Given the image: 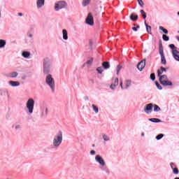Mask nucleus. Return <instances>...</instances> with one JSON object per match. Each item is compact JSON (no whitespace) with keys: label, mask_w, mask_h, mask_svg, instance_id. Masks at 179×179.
<instances>
[{"label":"nucleus","mask_w":179,"mask_h":179,"mask_svg":"<svg viewBox=\"0 0 179 179\" xmlns=\"http://www.w3.org/2000/svg\"><path fill=\"white\" fill-rule=\"evenodd\" d=\"M167 72V70L164 67H161L159 70L157 71L158 76H162L163 73Z\"/></svg>","instance_id":"obj_16"},{"label":"nucleus","mask_w":179,"mask_h":179,"mask_svg":"<svg viewBox=\"0 0 179 179\" xmlns=\"http://www.w3.org/2000/svg\"><path fill=\"white\" fill-rule=\"evenodd\" d=\"M159 30H162L163 31V33H164V34H169V31L166 29H164V27L159 26Z\"/></svg>","instance_id":"obj_28"},{"label":"nucleus","mask_w":179,"mask_h":179,"mask_svg":"<svg viewBox=\"0 0 179 179\" xmlns=\"http://www.w3.org/2000/svg\"><path fill=\"white\" fill-rule=\"evenodd\" d=\"M144 23H145V24L147 33H149V34H152V27L148 25V24L146 23V22H145Z\"/></svg>","instance_id":"obj_19"},{"label":"nucleus","mask_w":179,"mask_h":179,"mask_svg":"<svg viewBox=\"0 0 179 179\" xmlns=\"http://www.w3.org/2000/svg\"><path fill=\"white\" fill-rule=\"evenodd\" d=\"M17 75H19L17 72L13 71L10 73V78H17Z\"/></svg>","instance_id":"obj_26"},{"label":"nucleus","mask_w":179,"mask_h":179,"mask_svg":"<svg viewBox=\"0 0 179 179\" xmlns=\"http://www.w3.org/2000/svg\"><path fill=\"white\" fill-rule=\"evenodd\" d=\"M163 136H164V135H163V134H159L158 136H156V139L157 140V141H160V139H162V138H163Z\"/></svg>","instance_id":"obj_38"},{"label":"nucleus","mask_w":179,"mask_h":179,"mask_svg":"<svg viewBox=\"0 0 179 179\" xmlns=\"http://www.w3.org/2000/svg\"><path fill=\"white\" fill-rule=\"evenodd\" d=\"M22 55L24 58H29L30 57V53L27 51H24L22 53Z\"/></svg>","instance_id":"obj_21"},{"label":"nucleus","mask_w":179,"mask_h":179,"mask_svg":"<svg viewBox=\"0 0 179 179\" xmlns=\"http://www.w3.org/2000/svg\"><path fill=\"white\" fill-rule=\"evenodd\" d=\"M96 71H98V73H100V75H101L103 73V68L102 67H98L96 69Z\"/></svg>","instance_id":"obj_35"},{"label":"nucleus","mask_w":179,"mask_h":179,"mask_svg":"<svg viewBox=\"0 0 179 179\" xmlns=\"http://www.w3.org/2000/svg\"><path fill=\"white\" fill-rule=\"evenodd\" d=\"M146 114H150L153 111V103H148L144 108Z\"/></svg>","instance_id":"obj_9"},{"label":"nucleus","mask_w":179,"mask_h":179,"mask_svg":"<svg viewBox=\"0 0 179 179\" xmlns=\"http://www.w3.org/2000/svg\"><path fill=\"white\" fill-rule=\"evenodd\" d=\"M102 66L104 68V69H109L110 63L108 62H103L102 63Z\"/></svg>","instance_id":"obj_20"},{"label":"nucleus","mask_w":179,"mask_h":179,"mask_svg":"<svg viewBox=\"0 0 179 179\" xmlns=\"http://www.w3.org/2000/svg\"><path fill=\"white\" fill-rule=\"evenodd\" d=\"M150 79H151V80H155V79H156V76L155 75V73H152V74L150 75Z\"/></svg>","instance_id":"obj_40"},{"label":"nucleus","mask_w":179,"mask_h":179,"mask_svg":"<svg viewBox=\"0 0 179 179\" xmlns=\"http://www.w3.org/2000/svg\"><path fill=\"white\" fill-rule=\"evenodd\" d=\"M173 173H174V174H178V169L174 168L173 169Z\"/></svg>","instance_id":"obj_44"},{"label":"nucleus","mask_w":179,"mask_h":179,"mask_svg":"<svg viewBox=\"0 0 179 179\" xmlns=\"http://www.w3.org/2000/svg\"><path fill=\"white\" fill-rule=\"evenodd\" d=\"M134 26H136V24H134Z\"/></svg>","instance_id":"obj_56"},{"label":"nucleus","mask_w":179,"mask_h":179,"mask_svg":"<svg viewBox=\"0 0 179 179\" xmlns=\"http://www.w3.org/2000/svg\"><path fill=\"white\" fill-rule=\"evenodd\" d=\"M45 83L48 87H50L52 92H55V80L52 78V75L48 74L45 76Z\"/></svg>","instance_id":"obj_3"},{"label":"nucleus","mask_w":179,"mask_h":179,"mask_svg":"<svg viewBox=\"0 0 179 179\" xmlns=\"http://www.w3.org/2000/svg\"><path fill=\"white\" fill-rule=\"evenodd\" d=\"M65 8H68V3L65 1H57L55 5V9L57 12L60 9H65Z\"/></svg>","instance_id":"obj_6"},{"label":"nucleus","mask_w":179,"mask_h":179,"mask_svg":"<svg viewBox=\"0 0 179 179\" xmlns=\"http://www.w3.org/2000/svg\"><path fill=\"white\" fill-rule=\"evenodd\" d=\"M6 45V41L0 39V48H3Z\"/></svg>","instance_id":"obj_24"},{"label":"nucleus","mask_w":179,"mask_h":179,"mask_svg":"<svg viewBox=\"0 0 179 179\" xmlns=\"http://www.w3.org/2000/svg\"><path fill=\"white\" fill-rule=\"evenodd\" d=\"M92 64H93V57H91L89 60H87L86 63L83 64V66L87 65V68H90V66H92Z\"/></svg>","instance_id":"obj_18"},{"label":"nucleus","mask_w":179,"mask_h":179,"mask_svg":"<svg viewBox=\"0 0 179 179\" xmlns=\"http://www.w3.org/2000/svg\"><path fill=\"white\" fill-rule=\"evenodd\" d=\"M148 121H150L151 122H162V120L159 118H150L148 119Z\"/></svg>","instance_id":"obj_25"},{"label":"nucleus","mask_w":179,"mask_h":179,"mask_svg":"<svg viewBox=\"0 0 179 179\" xmlns=\"http://www.w3.org/2000/svg\"><path fill=\"white\" fill-rule=\"evenodd\" d=\"M139 25H137L136 27H132V30H134V31H138V29H139Z\"/></svg>","instance_id":"obj_43"},{"label":"nucleus","mask_w":179,"mask_h":179,"mask_svg":"<svg viewBox=\"0 0 179 179\" xmlns=\"http://www.w3.org/2000/svg\"><path fill=\"white\" fill-rule=\"evenodd\" d=\"M64 139V136L62 131H59L53 137L52 139V146L55 149H58L59 146L62 144V141Z\"/></svg>","instance_id":"obj_1"},{"label":"nucleus","mask_w":179,"mask_h":179,"mask_svg":"<svg viewBox=\"0 0 179 179\" xmlns=\"http://www.w3.org/2000/svg\"><path fill=\"white\" fill-rule=\"evenodd\" d=\"M175 179H179V178H176Z\"/></svg>","instance_id":"obj_54"},{"label":"nucleus","mask_w":179,"mask_h":179,"mask_svg":"<svg viewBox=\"0 0 179 179\" xmlns=\"http://www.w3.org/2000/svg\"><path fill=\"white\" fill-rule=\"evenodd\" d=\"M90 3V0H83V6H87Z\"/></svg>","instance_id":"obj_32"},{"label":"nucleus","mask_w":179,"mask_h":179,"mask_svg":"<svg viewBox=\"0 0 179 179\" xmlns=\"http://www.w3.org/2000/svg\"><path fill=\"white\" fill-rule=\"evenodd\" d=\"M48 115V108L45 106L41 107V118H45Z\"/></svg>","instance_id":"obj_8"},{"label":"nucleus","mask_w":179,"mask_h":179,"mask_svg":"<svg viewBox=\"0 0 179 179\" xmlns=\"http://www.w3.org/2000/svg\"><path fill=\"white\" fill-rule=\"evenodd\" d=\"M121 66L118 65L117 66V75H120V71H121Z\"/></svg>","instance_id":"obj_39"},{"label":"nucleus","mask_w":179,"mask_h":179,"mask_svg":"<svg viewBox=\"0 0 179 179\" xmlns=\"http://www.w3.org/2000/svg\"><path fill=\"white\" fill-rule=\"evenodd\" d=\"M172 55L174 58V59H176V61H178L179 62V50H172Z\"/></svg>","instance_id":"obj_12"},{"label":"nucleus","mask_w":179,"mask_h":179,"mask_svg":"<svg viewBox=\"0 0 179 179\" xmlns=\"http://www.w3.org/2000/svg\"><path fill=\"white\" fill-rule=\"evenodd\" d=\"M0 17H1V10H0Z\"/></svg>","instance_id":"obj_55"},{"label":"nucleus","mask_w":179,"mask_h":179,"mask_svg":"<svg viewBox=\"0 0 179 179\" xmlns=\"http://www.w3.org/2000/svg\"><path fill=\"white\" fill-rule=\"evenodd\" d=\"M159 48H163V45L162 44V42L159 43Z\"/></svg>","instance_id":"obj_48"},{"label":"nucleus","mask_w":179,"mask_h":179,"mask_svg":"<svg viewBox=\"0 0 179 179\" xmlns=\"http://www.w3.org/2000/svg\"><path fill=\"white\" fill-rule=\"evenodd\" d=\"M131 80H127L125 81V89H128V87H129V86H131Z\"/></svg>","instance_id":"obj_30"},{"label":"nucleus","mask_w":179,"mask_h":179,"mask_svg":"<svg viewBox=\"0 0 179 179\" xmlns=\"http://www.w3.org/2000/svg\"><path fill=\"white\" fill-rule=\"evenodd\" d=\"M159 78V80L163 86H173V83L169 80L167 75H162L158 76Z\"/></svg>","instance_id":"obj_5"},{"label":"nucleus","mask_w":179,"mask_h":179,"mask_svg":"<svg viewBox=\"0 0 179 179\" xmlns=\"http://www.w3.org/2000/svg\"><path fill=\"white\" fill-rule=\"evenodd\" d=\"M140 13H141V16H143L144 20H146V13L145 12V10H141Z\"/></svg>","instance_id":"obj_31"},{"label":"nucleus","mask_w":179,"mask_h":179,"mask_svg":"<svg viewBox=\"0 0 179 179\" xmlns=\"http://www.w3.org/2000/svg\"><path fill=\"white\" fill-rule=\"evenodd\" d=\"M28 37H29V38H33V34H27Z\"/></svg>","instance_id":"obj_47"},{"label":"nucleus","mask_w":179,"mask_h":179,"mask_svg":"<svg viewBox=\"0 0 179 179\" xmlns=\"http://www.w3.org/2000/svg\"><path fill=\"white\" fill-rule=\"evenodd\" d=\"M102 138L105 142H108V141H110V136L106 134H102Z\"/></svg>","instance_id":"obj_27"},{"label":"nucleus","mask_w":179,"mask_h":179,"mask_svg":"<svg viewBox=\"0 0 179 179\" xmlns=\"http://www.w3.org/2000/svg\"><path fill=\"white\" fill-rule=\"evenodd\" d=\"M161 62L164 65L167 64V61L166 60V57H164V55H161Z\"/></svg>","instance_id":"obj_22"},{"label":"nucleus","mask_w":179,"mask_h":179,"mask_svg":"<svg viewBox=\"0 0 179 179\" xmlns=\"http://www.w3.org/2000/svg\"><path fill=\"white\" fill-rule=\"evenodd\" d=\"M18 16H23V14L22 13H19Z\"/></svg>","instance_id":"obj_49"},{"label":"nucleus","mask_w":179,"mask_h":179,"mask_svg":"<svg viewBox=\"0 0 179 179\" xmlns=\"http://www.w3.org/2000/svg\"><path fill=\"white\" fill-rule=\"evenodd\" d=\"M137 1L140 6H141V8H143V1L142 0H137Z\"/></svg>","instance_id":"obj_42"},{"label":"nucleus","mask_w":179,"mask_h":179,"mask_svg":"<svg viewBox=\"0 0 179 179\" xmlns=\"http://www.w3.org/2000/svg\"><path fill=\"white\" fill-rule=\"evenodd\" d=\"M26 108L27 114L31 115L34 111V99L30 98L27 100L26 103Z\"/></svg>","instance_id":"obj_4"},{"label":"nucleus","mask_w":179,"mask_h":179,"mask_svg":"<svg viewBox=\"0 0 179 179\" xmlns=\"http://www.w3.org/2000/svg\"><path fill=\"white\" fill-rule=\"evenodd\" d=\"M169 48H171L172 51H173V50H178L176 48V45H174V44H170Z\"/></svg>","instance_id":"obj_41"},{"label":"nucleus","mask_w":179,"mask_h":179,"mask_svg":"<svg viewBox=\"0 0 179 179\" xmlns=\"http://www.w3.org/2000/svg\"><path fill=\"white\" fill-rule=\"evenodd\" d=\"M120 86L122 90H124V87L122 86V80H120Z\"/></svg>","instance_id":"obj_46"},{"label":"nucleus","mask_w":179,"mask_h":179,"mask_svg":"<svg viewBox=\"0 0 179 179\" xmlns=\"http://www.w3.org/2000/svg\"><path fill=\"white\" fill-rule=\"evenodd\" d=\"M92 108L96 114H97L99 113V108H97V106H96V105L92 104Z\"/></svg>","instance_id":"obj_33"},{"label":"nucleus","mask_w":179,"mask_h":179,"mask_svg":"<svg viewBox=\"0 0 179 179\" xmlns=\"http://www.w3.org/2000/svg\"><path fill=\"white\" fill-rule=\"evenodd\" d=\"M141 136H145V133H141Z\"/></svg>","instance_id":"obj_51"},{"label":"nucleus","mask_w":179,"mask_h":179,"mask_svg":"<svg viewBox=\"0 0 179 179\" xmlns=\"http://www.w3.org/2000/svg\"><path fill=\"white\" fill-rule=\"evenodd\" d=\"M146 65V59L141 60L137 65V68L138 71H143V68H145Z\"/></svg>","instance_id":"obj_11"},{"label":"nucleus","mask_w":179,"mask_h":179,"mask_svg":"<svg viewBox=\"0 0 179 179\" xmlns=\"http://www.w3.org/2000/svg\"><path fill=\"white\" fill-rule=\"evenodd\" d=\"M118 83H119L118 78H115L113 83L111 84L110 86L111 90H115V87L118 86Z\"/></svg>","instance_id":"obj_14"},{"label":"nucleus","mask_w":179,"mask_h":179,"mask_svg":"<svg viewBox=\"0 0 179 179\" xmlns=\"http://www.w3.org/2000/svg\"><path fill=\"white\" fill-rule=\"evenodd\" d=\"M159 52L160 55H164V52L163 50V48H159Z\"/></svg>","instance_id":"obj_36"},{"label":"nucleus","mask_w":179,"mask_h":179,"mask_svg":"<svg viewBox=\"0 0 179 179\" xmlns=\"http://www.w3.org/2000/svg\"><path fill=\"white\" fill-rule=\"evenodd\" d=\"M138 15H134V14H131L130 16V20H133V22H136L138 20Z\"/></svg>","instance_id":"obj_23"},{"label":"nucleus","mask_w":179,"mask_h":179,"mask_svg":"<svg viewBox=\"0 0 179 179\" xmlns=\"http://www.w3.org/2000/svg\"><path fill=\"white\" fill-rule=\"evenodd\" d=\"M95 162L99 163L101 167H104V166H106V162L104 161V159H103V157L100 155H96L95 156Z\"/></svg>","instance_id":"obj_7"},{"label":"nucleus","mask_w":179,"mask_h":179,"mask_svg":"<svg viewBox=\"0 0 179 179\" xmlns=\"http://www.w3.org/2000/svg\"><path fill=\"white\" fill-rule=\"evenodd\" d=\"M171 167L172 169H174V168H173V167H174V164H171Z\"/></svg>","instance_id":"obj_50"},{"label":"nucleus","mask_w":179,"mask_h":179,"mask_svg":"<svg viewBox=\"0 0 179 179\" xmlns=\"http://www.w3.org/2000/svg\"><path fill=\"white\" fill-rule=\"evenodd\" d=\"M63 40L68 41V31L66 29H62Z\"/></svg>","instance_id":"obj_17"},{"label":"nucleus","mask_w":179,"mask_h":179,"mask_svg":"<svg viewBox=\"0 0 179 179\" xmlns=\"http://www.w3.org/2000/svg\"><path fill=\"white\" fill-rule=\"evenodd\" d=\"M153 107H154V111L155 112V113H157V112H159V111H160L162 109L160 108V107H159V106H157V105H156V104H155V105H153Z\"/></svg>","instance_id":"obj_29"},{"label":"nucleus","mask_w":179,"mask_h":179,"mask_svg":"<svg viewBox=\"0 0 179 179\" xmlns=\"http://www.w3.org/2000/svg\"><path fill=\"white\" fill-rule=\"evenodd\" d=\"M87 24H90V26H93L94 24V20L93 19V16L92 13H89L86 18Z\"/></svg>","instance_id":"obj_10"},{"label":"nucleus","mask_w":179,"mask_h":179,"mask_svg":"<svg viewBox=\"0 0 179 179\" xmlns=\"http://www.w3.org/2000/svg\"><path fill=\"white\" fill-rule=\"evenodd\" d=\"M90 155H92V156H94V155H96V151L94 150H92L90 151Z\"/></svg>","instance_id":"obj_45"},{"label":"nucleus","mask_w":179,"mask_h":179,"mask_svg":"<svg viewBox=\"0 0 179 179\" xmlns=\"http://www.w3.org/2000/svg\"><path fill=\"white\" fill-rule=\"evenodd\" d=\"M15 128H16V129H17V128H19V126H16Z\"/></svg>","instance_id":"obj_53"},{"label":"nucleus","mask_w":179,"mask_h":179,"mask_svg":"<svg viewBox=\"0 0 179 179\" xmlns=\"http://www.w3.org/2000/svg\"><path fill=\"white\" fill-rule=\"evenodd\" d=\"M176 38L179 41V36H177Z\"/></svg>","instance_id":"obj_52"},{"label":"nucleus","mask_w":179,"mask_h":179,"mask_svg":"<svg viewBox=\"0 0 179 179\" xmlns=\"http://www.w3.org/2000/svg\"><path fill=\"white\" fill-rule=\"evenodd\" d=\"M155 85H156L157 89H159V90H162L163 89V87L160 85V84H159V83L156 82Z\"/></svg>","instance_id":"obj_37"},{"label":"nucleus","mask_w":179,"mask_h":179,"mask_svg":"<svg viewBox=\"0 0 179 179\" xmlns=\"http://www.w3.org/2000/svg\"><path fill=\"white\" fill-rule=\"evenodd\" d=\"M162 38L164 41H169V40H170V38L164 34L162 36Z\"/></svg>","instance_id":"obj_34"},{"label":"nucleus","mask_w":179,"mask_h":179,"mask_svg":"<svg viewBox=\"0 0 179 179\" xmlns=\"http://www.w3.org/2000/svg\"><path fill=\"white\" fill-rule=\"evenodd\" d=\"M9 85L13 87H17V86H20V83L19 81H9Z\"/></svg>","instance_id":"obj_15"},{"label":"nucleus","mask_w":179,"mask_h":179,"mask_svg":"<svg viewBox=\"0 0 179 179\" xmlns=\"http://www.w3.org/2000/svg\"><path fill=\"white\" fill-rule=\"evenodd\" d=\"M45 3V0H37L36 1V7L37 9H41Z\"/></svg>","instance_id":"obj_13"},{"label":"nucleus","mask_w":179,"mask_h":179,"mask_svg":"<svg viewBox=\"0 0 179 179\" xmlns=\"http://www.w3.org/2000/svg\"><path fill=\"white\" fill-rule=\"evenodd\" d=\"M51 68H52V60L46 57L43 59V73L44 75H50L51 72Z\"/></svg>","instance_id":"obj_2"}]
</instances>
